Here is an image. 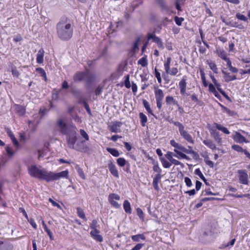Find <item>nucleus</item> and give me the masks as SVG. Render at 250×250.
Here are the masks:
<instances>
[{"label": "nucleus", "mask_w": 250, "mask_h": 250, "mask_svg": "<svg viewBox=\"0 0 250 250\" xmlns=\"http://www.w3.org/2000/svg\"><path fill=\"white\" fill-rule=\"evenodd\" d=\"M208 89H209V91L211 92V93H216V90L215 88V86H214V85L212 83H210L209 85H208Z\"/></svg>", "instance_id": "obj_62"}, {"label": "nucleus", "mask_w": 250, "mask_h": 250, "mask_svg": "<svg viewBox=\"0 0 250 250\" xmlns=\"http://www.w3.org/2000/svg\"><path fill=\"white\" fill-rule=\"evenodd\" d=\"M171 61V58L170 57H168L166 62L164 63L165 70L166 73L167 74L175 76L178 73V70L176 67H173L171 69L170 68Z\"/></svg>", "instance_id": "obj_7"}, {"label": "nucleus", "mask_w": 250, "mask_h": 250, "mask_svg": "<svg viewBox=\"0 0 250 250\" xmlns=\"http://www.w3.org/2000/svg\"><path fill=\"white\" fill-rule=\"evenodd\" d=\"M155 96L157 102V106L158 108H161L164 97V93L162 90L158 89L157 87H154Z\"/></svg>", "instance_id": "obj_8"}, {"label": "nucleus", "mask_w": 250, "mask_h": 250, "mask_svg": "<svg viewBox=\"0 0 250 250\" xmlns=\"http://www.w3.org/2000/svg\"><path fill=\"white\" fill-rule=\"evenodd\" d=\"M208 64L210 69H211L215 73H218V69L214 62L208 61Z\"/></svg>", "instance_id": "obj_29"}, {"label": "nucleus", "mask_w": 250, "mask_h": 250, "mask_svg": "<svg viewBox=\"0 0 250 250\" xmlns=\"http://www.w3.org/2000/svg\"><path fill=\"white\" fill-rule=\"evenodd\" d=\"M215 85L216 86L218 90L224 96V97L227 99L229 98L225 92L221 88V85L220 83H218L216 84H215Z\"/></svg>", "instance_id": "obj_36"}, {"label": "nucleus", "mask_w": 250, "mask_h": 250, "mask_svg": "<svg viewBox=\"0 0 250 250\" xmlns=\"http://www.w3.org/2000/svg\"><path fill=\"white\" fill-rule=\"evenodd\" d=\"M144 244H137L134 247H133L131 250H140L144 246Z\"/></svg>", "instance_id": "obj_63"}, {"label": "nucleus", "mask_w": 250, "mask_h": 250, "mask_svg": "<svg viewBox=\"0 0 250 250\" xmlns=\"http://www.w3.org/2000/svg\"><path fill=\"white\" fill-rule=\"evenodd\" d=\"M234 140L238 143L247 142L246 138L240 133L236 132L234 136Z\"/></svg>", "instance_id": "obj_20"}, {"label": "nucleus", "mask_w": 250, "mask_h": 250, "mask_svg": "<svg viewBox=\"0 0 250 250\" xmlns=\"http://www.w3.org/2000/svg\"><path fill=\"white\" fill-rule=\"evenodd\" d=\"M103 89V86L99 85L95 90V94L96 96L100 95Z\"/></svg>", "instance_id": "obj_58"}, {"label": "nucleus", "mask_w": 250, "mask_h": 250, "mask_svg": "<svg viewBox=\"0 0 250 250\" xmlns=\"http://www.w3.org/2000/svg\"><path fill=\"white\" fill-rule=\"evenodd\" d=\"M77 214H78V216L80 218L86 220L85 216V214H84V213L83 210L80 207L77 208Z\"/></svg>", "instance_id": "obj_35"}, {"label": "nucleus", "mask_w": 250, "mask_h": 250, "mask_svg": "<svg viewBox=\"0 0 250 250\" xmlns=\"http://www.w3.org/2000/svg\"><path fill=\"white\" fill-rule=\"evenodd\" d=\"M173 155H175V154H174L173 152L170 151H167V154L165 155V156L167 160H168L170 162L173 159Z\"/></svg>", "instance_id": "obj_48"}, {"label": "nucleus", "mask_w": 250, "mask_h": 250, "mask_svg": "<svg viewBox=\"0 0 250 250\" xmlns=\"http://www.w3.org/2000/svg\"><path fill=\"white\" fill-rule=\"evenodd\" d=\"M36 71L39 72L41 74V76H42L44 78L45 81H47L46 74L43 68L41 67L37 68Z\"/></svg>", "instance_id": "obj_33"}, {"label": "nucleus", "mask_w": 250, "mask_h": 250, "mask_svg": "<svg viewBox=\"0 0 250 250\" xmlns=\"http://www.w3.org/2000/svg\"><path fill=\"white\" fill-rule=\"evenodd\" d=\"M180 135L188 142L194 144V140L192 138L191 135L186 130L183 129L180 132Z\"/></svg>", "instance_id": "obj_14"}, {"label": "nucleus", "mask_w": 250, "mask_h": 250, "mask_svg": "<svg viewBox=\"0 0 250 250\" xmlns=\"http://www.w3.org/2000/svg\"><path fill=\"white\" fill-rule=\"evenodd\" d=\"M214 125L217 129L222 131L225 134H229L230 133V132L229 131V130L226 127L223 126L222 125L216 123H214Z\"/></svg>", "instance_id": "obj_24"}, {"label": "nucleus", "mask_w": 250, "mask_h": 250, "mask_svg": "<svg viewBox=\"0 0 250 250\" xmlns=\"http://www.w3.org/2000/svg\"><path fill=\"white\" fill-rule=\"evenodd\" d=\"M224 22L228 26L238 28L239 29H243L244 28V27L242 24H238V22H237L236 21H224Z\"/></svg>", "instance_id": "obj_21"}, {"label": "nucleus", "mask_w": 250, "mask_h": 250, "mask_svg": "<svg viewBox=\"0 0 250 250\" xmlns=\"http://www.w3.org/2000/svg\"><path fill=\"white\" fill-rule=\"evenodd\" d=\"M174 151L177 154L173 155V156L178 159H185L187 160H189V158L185 154L182 153L180 151L176 149H174Z\"/></svg>", "instance_id": "obj_19"}, {"label": "nucleus", "mask_w": 250, "mask_h": 250, "mask_svg": "<svg viewBox=\"0 0 250 250\" xmlns=\"http://www.w3.org/2000/svg\"><path fill=\"white\" fill-rule=\"evenodd\" d=\"M200 74H201V79L202 80L203 85L204 86L207 87L208 86V83L206 82L205 74L203 70H200Z\"/></svg>", "instance_id": "obj_40"}, {"label": "nucleus", "mask_w": 250, "mask_h": 250, "mask_svg": "<svg viewBox=\"0 0 250 250\" xmlns=\"http://www.w3.org/2000/svg\"><path fill=\"white\" fill-rule=\"evenodd\" d=\"M108 168L111 173L115 177H119V173L115 165L111 162L108 164Z\"/></svg>", "instance_id": "obj_15"}, {"label": "nucleus", "mask_w": 250, "mask_h": 250, "mask_svg": "<svg viewBox=\"0 0 250 250\" xmlns=\"http://www.w3.org/2000/svg\"><path fill=\"white\" fill-rule=\"evenodd\" d=\"M222 73L224 75L226 82H229L237 79L235 75H231L229 73L223 70H222Z\"/></svg>", "instance_id": "obj_17"}, {"label": "nucleus", "mask_w": 250, "mask_h": 250, "mask_svg": "<svg viewBox=\"0 0 250 250\" xmlns=\"http://www.w3.org/2000/svg\"><path fill=\"white\" fill-rule=\"evenodd\" d=\"M195 173L196 175H198L202 180H203L204 182H206V179L205 177H204V176L203 175V174H202V173L201 172V171H200L199 168H197V169H195Z\"/></svg>", "instance_id": "obj_42"}, {"label": "nucleus", "mask_w": 250, "mask_h": 250, "mask_svg": "<svg viewBox=\"0 0 250 250\" xmlns=\"http://www.w3.org/2000/svg\"><path fill=\"white\" fill-rule=\"evenodd\" d=\"M67 118L65 116H61L56 121L55 124V128L61 133L65 135L72 128H75L74 126H71L67 123Z\"/></svg>", "instance_id": "obj_3"}, {"label": "nucleus", "mask_w": 250, "mask_h": 250, "mask_svg": "<svg viewBox=\"0 0 250 250\" xmlns=\"http://www.w3.org/2000/svg\"><path fill=\"white\" fill-rule=\"evenodd\" d=\"M236 17L239 20H241L244 21H248V18L244 15L238 13L236 14Z\"/></svg>", "instance_id": "obj_44"}, {"label": "nucleus", "mask_w": 250, "mask_h": 250, "mask_svg": "<svg viewBox=\"0 0 250 250\" xmlns=\"http://www.w3.org/2000/svg\"><path fill=\"white\" fill-rule=\"evenodd\" d=\"M80 134L86 141H88L89 140V136L88 134L83 129L80 130Z\"/></svg>", "instance_id": "obj_53"}, {"label": "nucleus", "mask_w": 250, "mask_h": 250, "mask_svg": "<svg viewBox=\"0 0 250 250\" xmlns=\"http://www.w3.org/2000/svg\"><path fill=\"white\" fill-rule=\"evenodd\" d=\"M107 151L115 157H118L120 155L119 151L115 148L107 147Z\"/></svg>", "instance_id": "obj_28"}, {"label": "nucleus", "mask_w": 250, "mask_h": 250, "mask_svg": "<svg viewBox=\"0 0 250 250\" xmlns=\"http://www.w3.org/2000/svg\"><path fill=\"white\" fill-rule=\"evenodd\" d=\"M217 54L219 57L225 61L227 60L228 58L227 57V55L224 50L222 49L217 50Z\"/></svg>", "instance_id": "obj_27"}, {"label": "nucleus", "mask_w": 250, "mask_h": 250, "mask_svg": "<svg viewBox=\"0 0 250 250\" xmlns=\"http://www.w3.org/2000/svg\"><path fill=\"white\" fill-rule=\"evenodd\" d=\"M239 174V180L240 183L244 185H248V175L246 170L241 169L237 171Z\"/></svg>", "instance_id": "obj_9"}, {"label": "nucleus", "mask_w": 250, "mask_h": 250, "mask_svg": "<svg viewBox=\"0 0 250 250\" xmlns=\"http://www.w3.org/2000/svg\"><path fill=\"white\" fill-rule=\"evenodd\" d=\"M187 77L184 76L181 81L179 82V86L180 89V92L182 94L184 95L186 91L187 87Z\"/></svg>", "instance_id": "obj_12"}, {"label": "nucleus", "mask_w": 250, "mask_h": 250, "mask_svg": "<svg viewBox=\"0 0 250 250\" xmlns=\"http://www.w3.org/2000/svg\"><path fill=\"white\" fill-rule=\"evenodd\" d=\"M175 149H177L178 150H180L186 153H187L188 150V149H187L186 148H185V147H184L183 146L179 144H178V146H177Z\"/></svg>", "instance_id": "obj_51"}, {"label": "nucleus", "mask_w": 250, "mask_h": 250, "mask_svg": "<svg viewBox=\"0 0 250 250\" xmlns=\"http://www.w3.org/2000/svg\"><path fill=\"white\" fill-rule=\"evenodd\" d=\"M122 125L121 122H114L108 126L109 130L112 132L118 133L121 132L120 127Z\"/></svg>", "instance_id": "obj_11"}, {"label": "nucleus", "mask_w": 250, "mask_h": 250, "mask_svg": "<svg viewBox=\"0 0 250 250\" xmlns=\"http://www.w3.org/2000/svg\"><path fill=\"white\" fill-rule=\"evenodd\" d=\"M125 85L127 88H129L131 87L130 83L129 81V75H127L125 77Z\"/></svg>", "instance_id": "obj_43"}, {"label": "nucleus", "mask_w": 250, "mask_h": 250, "mask_svg": "<svg viewBox=\"0 0 250 250\" xmlns=\"http://www.w3.org/2000/svg\"><path fill=\"white\" fill-rule=\"evenodd\" d=\"M211 134L213 136L214 139L218 143L221 141V138L220 137L219 132L214 130H212Z\"/></svg>", "instance_id": "obj_30"}, {"label": "nucleus", "mask_w": 250, "mask_h": 250, "mask_svg": "<svg viewBox=\"0 0 250 250\" xmlns=\"http://www.w3.org/2000/svg\"><path fill=\"white\" fill-rule=\"evenodd\" d=\"M6 151L10 157H12L13 156L14 152L12 151L11 148L9 146H6Z\"/></svg>", "instance_id": "obj_64"}, {"label": "nucleus", "mask_w": 250, "mask_h": 250, "mask_svg": "<svg viewBox=\"0 0 250 250\" xmlns=\"http://www.w3.org/2000/svg\"><path fill=\"white\" fill-rule=\"evenodd\" d=\"M117 163L120 167H124L125 165L126 161L124 158H119L117 160Z\"/></svg>", "instance_id": "obj_38"}, {"label": "nucleus", "mask_w": 250, "mask_h": 250, "mask_svg": "<svg viewBox=\"0 0 250 250\" xmlns=\"http://www.w3.org/2000/svg\"><path fill=\"white\" fill-rule=\"evenodd\" d=\"M5 130L6 132V133H7V135H8V136L10 138H14V135L13 133H12V132L11 131V130L9 128L5 127Z\"/></svg>", "instance_id": "obj_60"}, {"label": "nucleus", "mask_w": 250, "mask_h": 250, "mask_svg": "<svg viewBox=\"0 0 250 250\" xmlns=\"http://www.w3.org/2000/svg\"><path fill=\"white\" fill-rule=\"evenodd\" d=\"M203 143L206 145L207 146H208L209 148H210V149H211L212 150H214L216 149V146L213 143V142L210 140H208V139H207V140H205L204 141H203Z\"/></svg>", "instance_id": "obj_23"}, {"label": "nucleus", "mask_w": 250, "mask_h": 250, "mask_svg": "<svg viewBox=\"0 0 250 250\" xmlns=\"http://www.w3.org/2000/svg\"><path fill=\"white\" fill-rule=\"evenodd\" d=\"M12 74L14 77H18L19 76V72L18 70L16 69L15 66H13L12 67Z\"/></svg>", "instance_id": "obj_50"}, {"label": "nucleus", "mask_w": 250, "mask_h": 250, "mask_svg": "<svg viewBox=\"0 0 250 250\" xmlns=\"http://www.w3.org/2000/svg\"><path fill=\"white\" fill-rule=\"evenodd\" d=\"M166 101L167 104H176V102L172 96H167L166 97Z\"/></svg>", "instance_id": "obj_37"}, {"label": "nucleus", "mask_w": 250, "mask_h": 250, "mask_svg": "<svg viewBox=\"0 0 250 250\" xmlns=\"http://www.w3.org/2000/svg\"><path fill=\"white\" fill-rule=\"evenodd\" d=\"M136 210H137V215H138L139 218L141 220H143L144 219V212H143L142 209L141 208H137Z\"/></svg>", "instance_id": "obj_49"}, {"label": "nucleus", "mask_w": 250, "mask_h": 250, "mask_svg": "<svg viewBox=\"0 0 250 250\" xmlns=\"http://www.w3.org/2000/svg\"><path fill=\"white\" fill-rule=\"evenodd\" d=\"M231 148L237 152H243L244 150L241 146L237 145H232Z\"/></svg>", "instance_id": "obj_47"}, {"label": "nucleus", "mask_w": 250, "mask_h": 250, "mask_svg": "<svg viewBox=\"0 0 250 250\" xmlns=\"http://www.w3.org/2000/svg\"><path fill=\"white\" fill-rule=\"evenodd\" d=\"M139 117L141 119L142 125L143 126H145L146 125V123L147 122V121L146 116L143 113H140L139 114Z\"/></svg>", "instance_id": "obj_32"}, {"label": "nucleus", "mask_w": 250, "mask_h": 250, "mask_svg": "<svg viewBox=\"0 0 250 250\" xmlns=\"http://www.w3.org/2000/svg\"><path fill=\"white\" fill-rule=\"evenodd\" d=\"M74 110H69V114L72 117V119L77 123H81L82 120L77 114L73 112Z\"/></svg>", "instance_id": "obj_26"}, {"label": "nucleus", "mask_w": 250, "mask_h": 250, "mask_svg": "<svg viewBox=\"0 0 250 250\" xmlns=\"http://www.w3.org/2000/svg\"><path fill=\"white\" fill-rule=\"evenodd\" d=\"M97 221L96 220H93L92 223L90 224V227L92 229H97Z\"/></svg>", "instance_id": "obj_56"}, {"label": "nucleus", "mask_w": 250, "mask_h": 250, "mask_svg": "<svg viewBox=\"0 0 250 250\" xmlns=\"http://www.w3.org/2000/svg\"><path fill=\"white\" fill-rule=\"evenodd\" d=\"M93 239H94L95 240L98 242H102L103 240V237L101 235L99 234H97L96 235H94L92 237Z\"/></svg>", "instance_id": "obj_55"}, {"label": "nucleus", "mask_w": 250, "mask_h": 250, "mask_svg": "<svg viewBox=\"0 0 250 250\" xmlns=\"http://www.w3.org/2000/svg\"><path fill=\"white\" fill-rule=\"evenodd\" d=\"M68 175V171L64 170L58 173H54L51 171L48 172V178L47 182L52 181L58 180L61 178H67Z\"/></svg>", "instance_id": "obj_6"}, {"label": "nucleus", "mask_w": 250, "mask_h": 250, "mask_svg": "<svg viewBox=\"0 0 250 250\" xmlns=\"http://www.w3.org/2000/svg\"><path fill=\"white\" fill-rule=\"evenodd\" d=\"M185 182L188 187H190L192 186V182L190 178L188 177L185 178Z\"/></svg>", "instance_id": "obj_59"}, {"label": "nucleus", "mask_w": 250, "mask_h": 250, "mask_svg": "<svg viewBox=\"0 0 250 250\" xmlns=\"http://www.w3.org/2000/svg\"><path fill=\"white\" fill-rule=\"evenodd\" d=\"M162 177V175L160 173H158L155 176L154 178H153L152 185L154 189L157 191H159L160 190V188L158 186V183L160 181Z\"/></svg>", "instance_id": "obj_13"}, {"label": "nucleus", "mask_w": 250, "mask_h": 250, "mask_svg": "<svg viewBox=\"0 0 250 250\" xmlns=\"http://www.w3.org/2000/svg\"><path fill=\"white\" fill-rule=\"evenodd\" d=\"M174 124L178 127L179 132H180L181 130H182L183 129H184V126L183 125L181 124L180 122H174Z\"/></svg>", "instance_id": "obj_61"}, {"label": "nucleus", "mask_w": 250, "mask_h": 250, "mask_svg": "<svg viewBox=\"0 0 250 250\" xmlns=\"http://www.w3.org/2000/svg\"><path fill=\"white\" fill-rule=\"evenodd\" d=\"M74 81L76 82L86 80V83L90 84L94 80V76L87 72H77L74 76Z\"/></svg>", "instance_id": "obj_5"}, {"label": "nucleus", "mask_w": 250, "mask_h": 250, "mask_svg": "<svg viewBox=\"0 0 250 250\" xmlns=\"http://www.w3.org/2000/svg\"><path fill=\"white\" fill-rule=\"evenodd\" d=\"M153 169L155 172H158V173L161 174L162 172V170L160 167H159L158 163H156V164L153 167Z\"/></svg>", "instance_id": "obj_54"}, {"label": "nucleus", "mask_w": 250, "mask_h": 250, "mask_svg": "<svg viewBox=\"0 0 250 250\" xmlns=\"http://www.w3.org/2000/svg\"><path fill=\"white\" fill-rule=\"evenodd\" d=\"M158 3L159 5L164 9H167V5L166 3L163 0H157Z\"/></svg>", "instance_id": "obj_57"}, {"label": "nucleus", "mask_w": 250, "mask_h": 250, "mask_svg": "<svg viewBox=\"0 0 250 250\" xmlns=\"http://www.w3.org/2000/svg\"><path fill=\"white\" fill-rule=\"evenodd\" d=\"M44 51L43 48H41L37 54V62L38 63H42L43 62V56Z\"/></svg>", "instance_id": "obj_18"}, {"label": "nucleus", "mask_w": 250, "mask_h": 250, "mask_svg": "<svg viewBox=\"0 0 250 250\" xmlns=\"http://www.w3.org/2000/svg\"><path fill=\"white\" fill-rule=\"evenodd\" d=\"M28 172L32 177L37 178L41 180H44L47 182L48 178V171L43 168H40L35 165H32L28 168Z\"/></svg>", "instance_id": "obj_2"}, {"label": "nucleus", "mask_w": 250, "mask_h": 250, "mask_svg": "<svg viewBox=\"0 0 250 250\" xmlns=\"http://www.w3.org/2000/svg\"><path fill=\"white\" fill-rule=\"evenodd\" d=\"M13 248L10 243L0 241V250H12Z\"/></svg>", "instance_id": "obj_16"}, {"label": "nucleus", "mask_w": 250, "mask_h": 250, "mask_svg": "<svg viewBox=\"0 0 250 250\" xmlns=\"http://www.w3.org/2000/svg\"><path fill=\"white\" fill-rule=\"evenodd\" d=\"M124 208L126 213L131 214L132 212L130 203L127 200H125L123 204Z\"/></svg>", "instance_id": "obj_22"}, {"label": "nucleus", "mask_w": 250, "mask_h": 250, "mask_svg": "<svg viewBox=\"0 0 250 250\" xmlns=\"http://www.w3.org/2000/svg\"><path fill=\"white\" fill-rule=\"evenodd\" d=\"M138 63L139 64L141 65V66L143 67L146 66L147 65V59H146V57H144L142 58L141 59H140L138 61Z\"/></svg>", "instance_id": "obj_34"}, {"label": "nucleus", "mask_w": 250, "mask_h": 250, "mask_svg": "<svg viewBox=\"0 0 250 250\" xmlns=\"http://www.w3.org/2000/svg\"><path fill=\"white\" fill-rule=\"evenodd\" d=\"M174 20L176 24L180 26L182 24V21H184V19L183 18H179L176 16L174 18Z\"/></svg>", "instance_id": "obj_52"}, {"label": "nucleus", "mask_w": 250, "mask_h": 250, "mask_svg": "<svg viewBox=\"0 0 250 250\" xmlns=\"http://www.w3.org/2000/svg\"><path fill=\"white\" fill-rule=\"evenodd\" d=\"M56 29L58 37L62 41H68L73 36V27L65 17L61 18L57 24Z\"/></svg>", "instance_id": "obj_1"}, {"label": "nucleus", "mask_w": 250, "mask_h": 250, "mask_svg": "<svg viewBox=\"0 0 250 250\" xmlns=\"http://www.w3.org/2000/svg\"><path fill=\"white\" fill-rule=\"evenodd\" d=\"M141 38L138 37L136 40L135 42L134 43L133 45L132 50L134 52H136L137 50H139L138 44L140 42Z\"/></svg>", "instance_id": "obj_39"}, {"label": "nucleus", "mask_w": 250, "mask_h": 250, "mask_svg": "<svg viewBox=\"0 0 250 250\" xmlns=\"http://www.w3.org/2000/svg\"><path fill=\"white\" fill-rule=\"evenodd\" d=\"M66 140L68 144V146L70 148L75 149L78 151H81L82 149L78 146H75V144L77 141V132L76 131V127L72 128V130H70L67 134Z\"/></svg>", "instance_id": "obj_4"}, {"label": "nucleus", "mask_w": 250, "mask_h": 250, "mask_svg": "<svg viewBox=\"0 0 250 250\" xmlns=\"http://www.w3.org/2000/svg\"><path fill=\"white\" fill-rule=\"evenodd\" d=\"M187 154H191L193 155V158L194 159L197 160L199 158V155L197 153V152L194 151L192 149H191L190 150H188V152L187 153Z\"/></svg>", "instance_id": "obj_45"}, {"label": "nucleus", "mask_w": 250, "mask_h": 250, "mask_svg": "<svg viewBox=\"0 0 250 250\" xmlns=\"http://www.w3.org/2000/svg\"><path fill=\"white\" fill-rule=\"evenodd\" d=\"M148 40H152V41L157 43L158 47L159 48H164L163 43L161 39L156 36L155 34H149L147 37Z\"/></svg>", "instance_id": "obj_10"}, {"label": "nucleus", "mask_w": 250, "mask_h": 250, "mask_svg": "<svg viewBox=\"0 0 250 250\" xmlns=\"http://www.w3.org/2000/svg\"><path fill=\"white\" fill-rule=\"evenodd\" d=\"M76 169L77 170V172H78L79 176L83 179H85V176L84 173L82 169L81 168L79 167H77Z\"/></svg>", "instance_id": "obj_46"}, {"label": "nucleus", "mask_w": 250, "mask_h": 250, "mask_svg": "<svg viewBox=\"0 0 250 250\" xmlns=\"http://www.w3.org/2000/svg\"><path fill=\"white\" fill-rule=\"evenodd\" d=\"M145 239L146 237L143 234H139L131 236V239L134 242H139L140 239L145 240Z\"/></svg>", "instance_id": "obj_25"}, {"label": "nucleus", "mask_w": 250, "mask_h": 250, "mask_svg": "<svg viewBox=\"0 0 250 250\" xmlns=\"http://www.w3.org/2000/svg\"><path fill=\"white\" fill-rule=\"evenodd\" d=\"M114 199L119 200L120 199V196L115 193L110 194L108 196V200H114Z\"/></svg>", "instance_id": "obj_41"}, {"label": "nucleus", "mask_w": 250, "mask_h": 250, "mask_svg": "<svg viewBox=\"0 0 250 250\" xmlns=\"http://www.w3.org/2000/svg\"><path fill=\"white\" fill-rule=\"evenodd\" d=\"M160 160L162 163L163 166L166 168H169L170 167L171 164V162H168L167 160H165L163 157H160Z\"/></svg>", "instance_id": "obj_31"}]
</instances>
